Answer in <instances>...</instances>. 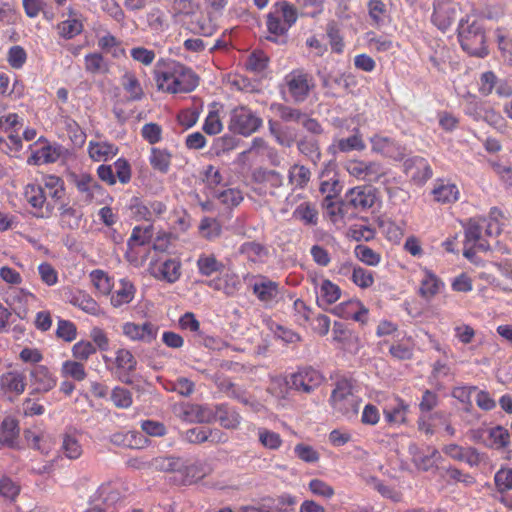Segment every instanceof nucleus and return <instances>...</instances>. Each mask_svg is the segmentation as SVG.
Wrapping results in <instances>:
<instances>
[{"instance_id":"1","label":"nucleus","mask_w":512,"mask_h":512,"mask_svg":"<svg viewBox=\"0 0 512 512\" xmlns=\"http://www.w3.org/2000/svg\"><path fill=\"white\" fill-rule=\"evenodd\" d=\"M24 196L27 202L34 208L41 209L45 203L47 208L57 207L64 213V184L60 177L47 175L44 178V187L36 184H28L25 187Z\"/></svg>"},{"instance_id":"2","label":"nucleus","mask_w":512,"mask_h":512,"mask_svg":"<svg viewBox=\"0 0 512 512\" xmlns=\"http://www.w3.org/2000/svg\"><path fill=\"white\" fill-rule=\"evenodd\" d=\"M297 18V10L293 5L286 1L275 3L266 16V27L269 33L267 39L275 43L284 42L281 38L286 36Z\"/></svg>"},{"instance_id":"3","label":"nucleus","mask_w":512,"mask_h":512,"mask_svg":"<svg viewBox=\"0 0 512 512\" xmlns=\"http://www.w3.org/2000/svg\"><path fill=\"white\" fill-rule=\"evenodd\" d=\"M362 399L354 393V383L348 379L337 381L330 397L334 413L347 419L358 416Z\"/></svg>"},{"instance_id":"4","label":"nucleus","mask_w":512,"mask_h":512,"mask_svg":"<svg viewBox=\"0 0 512 512\" xmlns=\"http://www.w3.org/2000/svg\"><path fill=\"white\" fill-rule=\"evenodd\" d=\"M458 37L463 50L473 56L484 57L487 55L485 32L476 21L469 23L461 21L458 27Z\"/></svg>"},{"instance_id":"5","label":"nucleus","mask_w":512,"mask_h":512,"mask_svg":"<svg viewBox=\"0 0 512 512\" xmlns=\"http://www.w3.org/2000/svg\"><path fill=\"white\" fill-rule=\"evenodd\" d=\"M282 185L283 177L275 170L259 167L251 174V189L261 197L274 196Z\"/></svg>"},{"instance_id":"6","label":"nucleus","mask_w":512,"mask_h":512,"mask_svg":"<svg viewBox=\"0 0 512 512\" xmlns=\"http://www.w3.org/2000/svg\"><path fill=\"white\" fill-rule=\"evenodd\" d=\"M285 85L292 100L296 103L304 102L314 88L313 77L300 69L293 70L286 75Z\"/></svg>"},{"instance_id":"7","label":"nucleus","mask_w":512,"mask_h":512,"mask_svg":"<svg viewBox=\"0 0 512 512\" xmlns=\"http://www.w3.org/2000/svg\"><path fill=\"white\" fill-rule=\"evenodd\" d=\"M262 124V120L250 109L239 106L231 111L229 129L247 136L254 133Z\"/></svg>"},{"instance_id":"8","label":"nucleus","mask_w":512,"mask_h":512,"mask_svg":"<svg viewBox=\"0 0 512 512\" xmlns=\"http://www.w3.org/2000/svg\"><path fill=\"white\" fill-rule=\"evenodd\" d=\"M159 326L145 321L143 323L125 322L122 326L123 335L133 342L151 344L157 339Z\"/></svg>"},{"instance_id":"9","label":"nucleus","mask_w":512,"mask_h":512,"mask_svg":"<svg viewBox=\"0 0 512 512\" xmlns=\"http://www.w3.org/2000/svg\"><path fill=\"white\" fill-rule=\"evenodd\" d=\"M30 156L27 158L29 165H42L53 163L59 159L61 150L59 147L52 146L47 140L40 137L35 143L29 146Z\"/></svg>"},{"instance_id":"10","label":"nucleus","mask_w":512,"mask_h":512,"mask_svg":"<svg viewBox=\"0 0 512 512\" xmlns=\"http://www.w3.org/2000/svg\"><path fill=\"white\" fill-rule=\"evenodd\" d=\"M152 470L170 474L171 481L179 485L182 468H184V458L172 454H162L151 459Z\"/></svg>"},{"instance_id":"11","label":"nucleus","mask_w":512,"mask_h":512,"mask_svg":"<svg viewBox=\"0 0 512 512\" xmlns=\"http://www.w3.org/2000/svg\"><path fill=\"white\" fill-rule=\"evenodd\" d=\"M346 203L358 211L371 208L376 201L375 189L371 186L351 188L345 195Z\"/></svg>"},{"instance_id":"12","label":"nucleus","mask_w":512,"mask_h":512,"mask_svg":"<svg viewBox=\"0 0 512 512\" xmlns=\"http://www.w3.org/2000/svg\"><path fill=\"white\" fill-rule=\"evenodd\" d=\"M323 381L321 373L313 368H304L291 376V388L310 393L319 387Z\"/></svg>"},{"instance_id":"13","label":"nucleus","mask_w":512,"mask_h":512,"mask_svg":"<svg viewBox=\"0 0 512 512\" xmlns=\"http://www.w3.org/2000/svg\"><path fill=\"white\" fill-rule=\"evenodd\" d=\"M26 385V375L22 371L10 370L0 376V391L10 397H18L23 394Z\"/></svg>"},{"instance_id":"14","label":"nucleus","mask_w":512,"mask_h":512,"mask_svg":"<svg viewBox=\"0 0 512 512\" xmlns=\"http://www.w3.org/2000/svg\"><path fill=\"white\" fill-rule=\"evenodd\" d=\"M172 67L176 93H188L197 87L199 78L191 68L176 61H172Z\"/></svg>"},{"instance_id":"15","label":"nucleus","mask_w":512,"mask_h":512,"mask_svg":"<svg viewBox=\"0 0 512 512\" xmlns=\"http://www.w3.org/2000/svg\"><path fill=\"white\" fill-rule=\"evenodd\" d=\"M150 274L167 283L176 282L181 275V263L177 259H167L164 262H152L149 266Z\"/></svg>"},{"instance_id":"16","label":"nucleus","mask_w":512,"mask_h":512,"mask_svg":"<svg viewBox=\"0 0 512 512\" xmlns=\"http://www.w3.org/2000/svg\"><path fill=\"white\" fill-rule=\"evenodd\" d=\"M347 172L363 181H376L381 176L380 165L376 162H366L362 160H350L346 163Z\"/></svg>"},{"instance_id":"17","label":"nucleus","mask_w":512,"mask_h":512,"mask_svg":"<svg viewBox=\"0 0 512 512\" xmlns=\"http://www.w3.org/2000/svg\"><path fill=\"white\" fill-rule=\"evenodd\" d=\"M31 386L36 392H47L55 387L56 378L44 365H36L30 371Z\"/></svg>"},{"instance_id":"18","label":"nucleus","mask_w":512,"mask_h":512,"mask_svg":"<svg viewBox=\"0 0 512 512\" xmlns=\"http://www.w3.org/2000/svg\"><path fill=\"white\" fill-rule=\"evenodd\" d=\"M456 18V9L451 2L439 1L434 5L432 22L442 31L448 29Z\"/></svg>"},{"instance_id":"19","label":"nucleus","mask_w":512,"mask_h":512,"mask_svg":"<svg viewBox=\"0 0 512 512\" xmlns=\"http://www.w3.org/2000/svg\"><path fill=\"white\" fill-rule=\"evenodd\" d=\"M252 290L259 301L268 305L277 298L279 294V285L265 277H260L254 282Z\"/></svg>"},{"instance_id":"20","label":"nucleus","mask_w":512,"mask_h":512,"mask_svg":"<svg viewBox=\"0 0 512 512\" xmlns=\"http://www.w3.org/2000/svg\"><path fill=\"white\" fill-rule=\"evenodd\" d=\"M155 82L159 91L177 94L174 84L172 61L158 65L155 69Z\"/></svg>"},{"instance_id":"21","label":"nucleus","mask_w":512,"mask_h":512,"mask_svg":"<svg viewBox=\"0 0 512 512\" xmlns=\"http://www.w3.org/2000/svg\"><path fill=\"white\" fill-rule=\"evenodd\" d=\"M136 294V287L127 278L119 281L116 290L111 293L110 303L113 307L119 308L133 301Z\"/></svg>"},{"instance_id":"22","label":"nucleus","mask_w":512,"mask_h":512,"mask_svg":"<svg viewBox=\"0 0 512 512\" xmlns=\"http://www.w3.org/2000/svg\"><path fill=\"white\" fill-rule=\"evenodd\" d=\"M19 437L18 421L7 416L0 424V447L15 448Z\"/></svg>"},{"instance_id":"23","label":"nucleus","mask_w":512,"mask_h":512,"mask_svg":"<svg viewBox=\"0 0 512 512\" xmlns=\"http://www.w3.org/2000/svg\"><path fill=\"white\" fill-rule=\"evenodd\" d=\"M207 473L208 469L204 463L200 461L189 462L184 459V468H182L179 478V485H190L202 479Z\"/></svg>"},{"instance_id":"24","label":"nucleus","mask_w":512,"mask_h":512,"mask_svg":"<svg viewBox=\"0 0 512 512\" xmlns=\"http://www.w3.org/2000/svg\"><path fill=\"white\" fill-rule=\"evenodd\" d=\"M483 228L481 218L470 219L465 226L466 245L473 243L478 250L487 251L489 244L482 238Z\"/></svg>"},{"instance_id":"25","label":"nucleus","mask_w":512,"mask_h":512,"mask_svg":"<svg viewBox=\"0 0 512 512\" xmlns=\"http://www.w3.org/2000/svg\"><path fill=\"white\" fill-rule=\"evenodd\" d=\"M412 461L414 465L422 471H428L436 466L439 452L435 448H428L427 452L420 451L416 446H410Z\"/></svg>"},{"instance_id":"26","label":"nucleus","mask_w":512,"mask_h":512,"mask_svg":"<svg viewBox=\"0 0 512 512\" xmlns=\"http://www.w3.org/2000/svg\"><path fill=\"white\" fill-rule=\"evenodd\" d=\"M239 253L253 263H263L269 254L266 246L255 241L243 243L239 248Z\"/></svg>"},{"instance_id":"27","label":"nucleus","mask_w":512,"mask_h":512,"mask_svg":"<svg viewBox=\"0 0 512 512\" xmlns=\"http://www.w3.org/2000/svg\"><path fill=\"white\" fill-rule=\"evenodd\" d=\"M442 282L430 270H423V277L420 282L419 294L421 297L429 300L433 298L440 290Z\"/></svg>"},{"instance_id":"28","label":"nucleus","mask_w":512,"mask_h":512,"mask_svg":"<svg viewBox=\"0 0 512 512\" xmlns=\"http://www.w3.org/2000/svg\"><path fill=\"white\" fill-rule=\"evenodd\" d=\"M88 152L93 161L105 162L117 155L118 148L108 142H90Z\"/></svg>"},{"instance_id":"29","label":"nucleus","mask_w":512,"mask_h":512,"mask_svg":"<svg viewBox=\"0 0 512 512\" xmlns=\"http://www.w3.org/2000/svg\"><path fill=\"white\" fill-rule=\"evenodd\" d=\"M121 498L120 491L116 484L112 482L103 483L95 494V501L110 507L117 503Z\"/></svg>"},{"instance_id":"30","label":"nucleus","mask_w":512,"mask_h":512,"mask_svg":"<svg viewBox=\"0 0 512 512\" xmlns=\"http://www.w3.org/2000/svg\"><path fill=\"white\" fill-rule=\"evenodd\" d=\"M216 419L225 429H237L241 423L240 414L232 408L221 405L216 409Z\"/></svg>"},{"instance_id":"31","label":"nucleus","mask_w":512,"mask_h":512,"mask_svg":"<svg viewBox=\"0 0 512 512\" xmlns=\"http://www.w3.org/2000/svg\"><path fill=\"white\" fill-rule=\"evenodd\" d=\"M89 277L91 283L100 294L104 296L111 294L114 287V280L107 272L101 269H95L90 272Z\"/></svg>"},{"instance_id":"32","label":"nucleus","mask_w":512,"mask_h":512,"mask_svg":"<svg viewBox=\"0 0 512 512\" xmlns=\"http://www.w3.org/2000/svg\"><path fill=\"white\" fill-rule=\"evenodd\" d=\"M121 85L125 92L128 94V100L138 101L144 96L143 88L132 72H126L121 79Z\"/></svg>"},{"instance_id":"33","label":"nucleus","mask_w":512,"mask_h":512,"mask_svg":"<svg viewBox=\"0 0 512 512\" xmlns=\"http://www.w3.org/2000/svg\"><path fill=\"white\" fill-rule=\"evenodd\" d=\"M371 144L373 151L388 157H397L402 154L400 148L388 137L375 135L371 138Z\"/></svg>"},{"instance_id":"34","label":"nucleus","mask_w":512,"mask_h":512,"mask_svg":"<svg viewBox=\"0 0 512 512\" xmlns=\"http://www.w3.org/2000/svg\"><path fill=\"white\" fill-rule=\"evenodd\" d=\"M407 171L411 173L412 179L418 184H422L432 177V169L423 158L413 159L412 165L407 167Z\"/></svg>"},{"instance_id":"35","label":"nucleus","mask_w":512,"mask_h":512,"mask_svg":"<svg viewBox=\"0 0 512 512\" xmlns=\"http://www.w3.org/2000/svg\"><path fill=\"white\" fill-rule=\"evenodd\" d=\"M98 46L105 53H109L114 58L125 57L126 51L121 42L112 34L106 33L98 38Z\"/></svg>"},{"instance_id":"36","label":"nucleus","mask_w":512,"mask_h":512,"mask_svg":"<svg viewBox=\"0 0 512 512\" xmlns=\"http://www.w3.org/2000/svg\"><path fill=\"white\" fill-rule=\"evenodd\" d=\"M172 155L167 149L151 148L149 161L154 170L167 173L171 164Z\"/></svg>"},{"instance_id":"37","label":"nucleus","mask_w":512,"mask_h":512,"mask_svg":"<svg viewBox=\"0 0 512 512\" xmlns=\"http://www.w3.org/2000/svg\"><path fill=\"white\" fill-rule=\"evenodd\" d=\"M311 178L310 170L304 165L294 164L288 172L289 183L295 188L303 189L307 186Z\"/></svg>"},{"instance_id":"38","label":"nucleus","mask_w":512,"mask_h":512,"mask_svg":"<svg viewBox=\"0 0 512 512\" xmlns=\"http://www.w3.org/2000/svg\"><path fill=\"white\" fill-rule=\"evenodd\" d=\"M197 267L200 274L210 276L213 273L222 272L224 264L218 261L213 254H202L197 260Z\"/></svg>"},{"instance_id":"39","label":"nucleus","mask_w":512,"mask_h":512,"mask_svg":"<svg viewBox=\"0 0 512 512\" xmlns=\"http://www.w3.org/2000/svg\"><path fill=\"white\" fill-rule=\"evenodd\" d=\"M114 364L117 369L126 373L135 371L137 366V360L128 349L121 348L116 351Z\"/></svg>"},{"instance_id":"40","label":"nucleus","mask_w":512,"mask_h":512,"mask_svg":"<svg viewBox=\"0 0 512 512\" xmlns=\"http://www.w3.org/2000/svg\"><path fill=\"white\" fill-rule=\"evenodd\" d=\"M293 217L301 220L306 225H316L318 220V212L314 205L304 202L296 207Z\"/></svg>"},{"instance_id":"41","label":"nucleus","mask_w":512,"mask_h":512,"mask_svg":"<svg viewBox=\"0 0 512 512\" xmlns=\"http://www.w3.org/2000/svg\"><path fill=\"white\" fill-rule=\"evenodd\" d=\"M258 440L260 444L269 450H278L283 443L281 436L267 428L260 427L257 430Z\"/></svg>"},{"instance_id":"42","label":"nucleus","mask_w":512,"mask_h":512,"mask_svg":"<svg viewBox=\"0 0 512 512\" xmlns=\"http://www.w3.org/2000/svg\"><path fill=\"white\" fill-rule=\"evenodd\" d=\"M153 237V226L147 225L145 227H134L132 234L128 240V246L133 249L134 246H143L150 242Z\"/></svg>"},{"instance_id":"43","label":"nucleus","mask_w":512,"mask_h":512,"mask_svg":"<svg viewBox=\"0 0 512 512\" xmlns=\"http://www.w3.org/2000/svg\"><path fill=\"white\" fill-rule=\"evenodd\" d=\"M66 19V38H73L83 31L84 17L81 13L70 9Z\"/></svg>"},{"instance_id":"44","label":"nucleus","mask_w":512,"mask_h":512,"mask_svg":"<svg viewBox=\"0 0 512 512\" xmlns=\"http://www.w3.org/2000/svg\"><path fill=\"white\" fill-rule=\"evenodd\" d=\"M500 217H502L501 211L497 208H492L488 218H481L486 236L492 237L500 234L502 226L499 220Z\"/></svg>"},{"instance_id":"45","label":"nucleus","mask_w":512,"mask_h":512,"mask_svg":"<svg viewBox=\"0 0 512 512\" xmlns=\"http://www.w3.org/2000/svg\"><path fill=\"white\" fill-rule=\"evenodd\" d=\"M25 439L30 447L39 450L41 453L48 454L52 448L51 441L43 434H36L31 430H27L25 432Z\"/></svg>"},{"instance_id":"46","label":"nucleus","mask_w":512,"mask_h":512,"mask_svg":"<svg viewBox=\"0 0 512 512\" xmlns=\"http://www.w3.org/2000/svg\"><path fill=\"white\" fill-rule=\"evenodd\" d=\"M459 191L454 184H441L435 187L433 195L440 203H451L457 200Z\"/></svg>"},{"instance_id":"47","label":"nucleus","mask_w":512,"mask_h":512,"mask_svg":"<svg viewBox=\"0 0 512 512\" xmlns=\"http://www.w3.org/2000/svg\"><path fill=\"white\" fill-rule=\"evenodd\" d=\"M199 229L201 235L210 241L218 238L222 232L221 224L216 219L209 217L201 220Z\"/></svg>"},{"instance_id":"48","label":"nucleus","mask_w":512,"mask_h":512,"mask_svg":"<svg viewBox=\"0 0 512 512\" xmlns=\"http://www.w3.org/2000/svg\"><path fill=\"white\" fill-rule=\"evenodd\" d=\"M279 118L284 122L300 123L304 114L300 109L287 106L284 104H276L273 106Z\"/></svg>"},{"instance_id":"49","label":"nucleus","mask_w":512,"mask_h":512,"mask_svg":"<svg viewBox=\"0 0 512 512\" xmlns=\"http://www.w3.org/2000/svg\"><path fill=\"white\" fill-rule=\"evenodd\" d=\"M85 68L93 74H104L109 70L108 64L99 53H91L85 57Z\"/></svg>"},{"instance_id":"50","label":"nucleus","mask_w":512,"mask_h":512,"mask_svg":"<svg viewBox=\"0 0 512 512\" xmlns=\"http://www.w3.org/2000/svg\"><path fill=\"white\" fill-rule=\"evenodd\" d=\"M321 300L326 304L335 303L341 296V289L328 279L322 281L320 286Z\"/></svg>"},{"instance_id":"51","label":"nucleus","mask_w":512,"mask_h":512,"mask_svg":"<svg viewBox=\"0 0 512 512\" xmlns=\"http://www.w3.org/2000/svg\"><path fill=\"white\" fill-rule=\"evenodd\" d=\"M369 16L372 21L380 25L388 18V10L384 2L381 0H370L368 2Z\"/></svg>"},{"instance_id":"52","label":"nucleus","mask_w":512,"mask_h":512,"mask_svg":"<svg viewBox=\"0 0 512 512\" xmlns=\"http://www.w3.org/2000/svg\"><path fill=\"white\" fill-rule=\"evenodd\" d=\"M351 280L361 289H367L373 285L374 276L371 271L360 266H356V268L352 271Z\"/></svg>"},{"instance_id":"53","label":"nucleus","mask_w":512,"mask_h":512,"mask_svg":"<svg viewBox=\"0 0 512 512\" xmlns=\"http://www.w3.org/2000/svg\"><path fill=\"white\" fill-rule=\"evenodd\" d=\"M297 147L302 154L311 159H318L320 157L319 144L314 137L304 136L300 138L297 142Z\"/></svg>"},{"instance_id":"54","label":"nucleus","mask_w":512,"mask_h":512,"mask_svg":"<svg viewBox=\"0 0 512 512\" xmlns=\"http://www.w3.org/2000/svg\"><path fill=\"white\" fill-rule=\"evenodd\" d=\"M326 32L332 51L341 53L344 48V42L340 33L339 25L335 21L329 22L327 24Z\"/></svg>"},{"instance_id":"55","label":"nucleus","mask_w":512,"mask_h":512,"mask_svg":"<svg viewBox=\"0 0 512 512\" xmlns=\"http://www.w3.org/2000/svg\"><path fill=\"white\" fill-rule=\"evenodd\" d=\"M497 490L501 493L512 490V468L502 467L494 476Z\"/></svg>"},{"instance_id":"56","label":"nucleus","mask_w":512,"mask_h":512,"mask_svg":"<svg viewBox=\"0 0 512 512\" xmlns=\"http://www.w3.org/2000/svg\"><path fill=\"white\" fill-rule=\"evenodd\" d=\"M294 453L297 458L306 463H316L320 459L319 452L305 443H298L294 447Z\"/></svg>"},{"instance_id":"57","label":"nucleus","mask_w":512,"mask_h":512,"mask_svg":"<svg viewBox=\"0 0 512 512\" xmlns=\"http://www.w3.org/2000/svg\"><path fill=\"white\" fill-rule=\"evenodd\" d=\"M20 493V486L7 476L0 478V497L6 500H15Z\"/></svg>"},{"instance_id":"58","label":"nucleus","mask_w":512,"mask_h":512,"mask_svg":"<svg viewBox=\"0 0 512 512\" xmlns=\"http://www.w3.org/2000/svg\"><path fill=\"white\" fill-rule=\"evenodd\" d=\"M499 79L492 71H486L481 74L478 91L483 96L490 95L496 88Z\"/></svg>"},{"instance_id":"59","label":"nucleus","mask_w":512,"mask_h":512,"mask_svg":"<svg viewBox=\"0 0 512 512\" xmlns=\"http://www.w3.org/2000/svg\"><path fill=\"white\" fill-rule=\"evenodd\" d=\"M408 411V405L397 399V404L391 410H384L385 419L389 423H402Z\"/></svg>"},{"instance_id":"60","label":"nucleus","mask_w":512,"mask_h":512,"mask_svg":"<svg viewBox=\"0 0 512 512\" xmlns=\"http://www.w3.org/2000/svg\"><path fill=\"white\" fill-rule=\"evenodd\" d=\"M336 146L341 152L361 151L365 148V144L358 133L348 138L339 139Z\"/></svg>"},{"instance_id":"61","label":"nucleus","mask_w":512,"mask_h":512,"mask_svg":"<svg viewBox=\"0 0 512 512\" xmlns=\"http://www.w3.org/2000/svg\"><path fill=\"white\" fill-rule=\"evenodd\" d=\"M269 58L263 51H254L246 61L248 69L254 72H262L268 65Z\"/></svg>"},{"instance_id":"62","label":"nucleus","mask_w":512,"mask_h":512,"mask_svg":"<svg viewBox=\"0 0 512 512\" xmlns=\"http://www.w3.org/2000/svg\"><path fill=\"white\" fill-rule=\"evenodd\" d=\"M96 352V348L89 341H79L72 347V355L76 361L85 362Z\"/></svg>"},{"instance_id":"63","label":"nucleus","mask_w":512,"mask_h":512,"mask_svg":"<svg viewBox=\"0 0 512 512\" xmlns=\"http://www.w3.org/2000/svg\"><path fill=\"white\" fill-rule=\"evenodd\" d=\"M355 255L361 262L369 266H376L380 262V255L365 245H357Z\"/></svg>"},{"instance_id":"64","label":"nucleus","mask_w":512,"mask_h":512,"mask_svg":"<svg viewBox=\"0 0 512 512\" xmlns=\"http://www.w3.org/2000/svg\"><path fill=\"white\" fill-rule=\"evenodd\" d=\"M27 54L23 47L19 45L12 46L7 55L9 65L14 69H20L26 62Z\"/></svg>"}]
</instances>
